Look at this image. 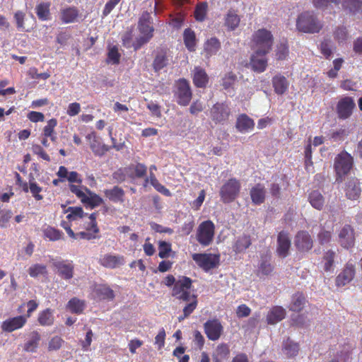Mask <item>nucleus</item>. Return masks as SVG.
<instances>
[{
    "mask_svg": "<svg viewBox=\"0 0 362 362\" xmlns=\"http://www.w3.org/2000/svg\"><path fill=\"white\" fill-rule=\"evenodd\" d=\"M296 27L303 33H317L322 28V24L313 12L305 11L298 16Z\"/></svg>",
    "mask_w": 362,
    "mask_h": 362,
    "instance_id": "nucleus-1",
    "label": "nucleus"
},
{
    "mask_svg": "<svg viewBox=\"0 0 362 362\" xmlns=\"http://www.w3.org/2000/svg\"><path fill=\"white\" fill-rule=\"evenodd\" d=\"M273 43V35L267 29H259L253 34L252 49L258 53H269Z\"/></svg>",
    "mask_w": 362,
    "mask_h": 362,
    "instance_id": "nucleus-2",
    "label": "nucleus"
},
{
    "mask_svg": "<svg viewBox=\"0 0 362 362\" xmlns=\"http://www.w3.org/2000/svg\"><path fill=\"white\" fill-rule=\"evenodd\" d=\"M353 165V158L347 152H341L334 160V169L337 173V182H342V177L348 174Z\"/></svg>",
    "mask_w": 362,
    "mask_h": 362,
    "instance_id": "nucleus-3",
    "label": "nucleus"
},
{
    "mask_svg": "<svg viewBox=\"0 0 362 362\" xmlns=\"http://www.w3.org/2000/svg\"><path fill=\"white\" fill-rule=\"evenodd\" d=\"M192 286V280L186 276L180 278L175 284L172 291V296L183 301L191 300L189 289Z\"/></svg>",
    "mask_w": 362,
    "mask_h": 362,
    "instance_id": "nucleus-4",
    "label": "nucleus"
},
{
    "mask_svg": "<svg viewBox=\"0 0 362 362\" xmlns=\"http://www.w3.org/2000/svg\"><path fill=\"white\" fill-rule=\"evenodd\" d=\"M240 189L239 181L235 178L230 179L221 188L220 196L224 203L233 202L238 195Z\"/></svg>",
    "mask_w": 362,
    "mask_h": 362,
    "instance_id": "nucleus-5",
    "label": "nucleus"
},
{
    "mask_svg": "<svg viewBox=\"0 0 362 362\" xmlns=\"http://www.w3.org/2000/svg\"><path fill=\"white\" fill-rule=\"evenodd\" d=\"M214 224L211 221L202 222L197 228V240L204 246L211 243L214 236Z\"/></svg>",
    "mask_w": 362,
    "mask_h": 362,
    "instance_id": "nucleus-6",
    "label": "nucleus"
},
{
    "mask_svg": "<svg viewBox=\"0 0 362 362\" xmlns=\"http://www.w3.org/2000/svg\"><path fill=\"white\" fill-rule=\"evenodd\" d=\"M175 96L180 105L186 106L189 103L192 99V91L187 80L180 79L177 82Z\"/></svg>",
    "mask_w": 362,
    "mask_h": 362,
    "instance_id": "nucleus-7",
    "label": "nucleus"
},
{
    "mask_svg": "<svg viewBox=\"0 0 362 362\" xmlns=\"http://www.w3.org/2000/svg\"><path fill=\"white\" fill-rule=\"evenodd\" d=\"M192 259L204 270L209 271L219 264V255L212 254H193Z\"/></svg>",
    "mask_w": 362,
    "mask_h": 362,
    "instance_id": "nucleus-8",
    "label": "nucleus"
},
{
    "mask_svg": "<svg viewBox=\"0 0 362 362\" xmlns=\"http://www.w3.org/2000/svg\"><path fill=\"white\" fill-rule=\"evenodd\" d=\"M230 113L228 106L223 103H216L210 110V117L215 123H222L227 120Z\"/></svg>",
    "mask_w": 362,
    "mask_h": 362,
    "instance_id": "nucleus-9",
    "label": "nucleus"
},
{
    "mask_svg": "<svg viewBox=\"0 0 362 362\" xmlns=\"http://www.w3.org/2000/svg\"><path fill=\"white\" fill-rule=\"evenodd\" d=\"M294 245L298 251L305 252L311 250L313 245V241L307 231L301 230L296 235Z\"/></svg>",
    "mask_w": 362,
    "mask_h": 362,
    "instance_id": "nucleus-10",
    "label": "nucleus"
},
{
    "mask_svg": "<svg viewBox=\"0 0 362 362\" xmlns=\"http://www.w3.org/2000/svg\"><path fill=\"white\" fill-rule=\"evenodd\" d=\"M356 104L350 97L341 98L337 103V112L339 119H346L349 118L355 107Z\"/></svg>",
    "mask_w": 362,
    "mask_h": 362,
    "instance_id": "nucleus-11",
    "label": "nucleus"
},
{
    "mask_svg": "<svg viewBox=\"0 0 362 362\" xmlns=\"http://www.w3.org/2000/svg\"><path fill=\"white\" fill-rule=\"evenodd\" d=\"M339 243L341 247L349 249L354 245L355 235L353 228L350 225L344 226L339 232Z\"/></svg>",
    "mask_w": 362,
    "mask_h": 362,
    "instance_id": "nucleus-12",
    "label": "nucleus"
},
{
    "mask_svg": "<svg viewBox=\"0 0 362 362\" xmlns=\"http://www.w3.org/2000/svg\"><path fill=\"white\" fill-rule=\"evenodd\" d=\"M51 262L62 279L69 280L74 276V265L72 263L66 261H59L55 259H52Z\"/></svg>",
    "mask_w": 362,
    "mask_h": 362,
    "instance_id": "nucleus-13",
    "label": "nucleus"
},
{
    "mask_svg": "<svg viewBox=\"0 0 362 362\" xmlns=\"http://www.w3.org/2000/svg\"><path fill=\"white\" fill-rule=\"evenodd\" d=\"M204 331L209 339L215 341L220 337L223 327L218 320H208L204 323Z\"/></svg>",
    "mask_w": 362,
    "mask_h": 362,
    "instance_id": "nucleus-14",
    "label": "nucleus"
},
{
    "mask_svg": "<svg viewBox=\"0 0 362 362\" xmlns=\"http://www.w3.org/2000/svg\"><path fill=\"white\" fill-rule=\"evenodd\" d=\"M355 266L351 263H347L342 272L337 276V286H343L351 282L355 276Z\"/></svg>",
    "mask_w": 362,
    "mask_h": 362,
    "instance_id": "nucleus-15",
    "label": "nucleus"
},
{
    "mask_svg": "<svg viewBox=\"0 0 362 362\" xmlns=\"http://www.w3.org/2000/svg\"><path fill=\"white\" fill-rule=\"evenodd\" d=\"M267 53H258L254 51L250 57V64L253 71L261 73L263 72L267 66V59L265 55Z\"/></svg>",
    "mask_w": 362,
    "mask_h": 362,
    "instance_id": "nucleus-16",
    "label": "nucleus"
},
{
    "mask_svg": "<svg viewBox=\"0 0 362 362\" xmlns=\"http://www.w3.org/2000/svg\"><path fill=\"white\" fill-rule=\"evenodd\" d=\"M277 243L278 255L282 258L288 256L291 247V240L288 235L284 231L280 232L278 235Z\"/></svg>",
    "mask_w": 362,
    "mask_h": 362,
    "instance_id": "nucleus-17",
    "label": "nucleus"
},
{
    "mask_svg": "<svg viewBox=\"0 0 362 362\" xmlns=\"http://www.w3.org/2000/svg\"><path fill=\"white\" fill-rule=\"evenodd\" d=\"M25 322L26 317L20 315L5 320L1 325V329L4 331L11 332L17 329L21 328Z\"/></svg>",
    "mask_w": 362,
    "mask_h": 362,
    "instance_id": "nucleus-18",
    "label": "nucleus"
},
{
    "mask_svg": "<svg viewBox=\"0 0 362 362\" xmlns=\"http://www.w3.org/2000/svg\"><path fill=\"white\" fill-rule=\"evenodd\" d=\"M86 139L89 141L90 147L95 155L103 156L109 150V148L105 144H102L93 133L88 134Z\"/></svg>",
    "mask_w": 362,
    "mask_h": 362,
    "instance_id": "nucleus-19",
    "label": "nucleus"
},
{
    "mask_svg": "<svg viewBox=\"0 0 362 362\" xmlns=\"http://www.w3.org/2000/svg\"><path fill=\"white\" fill-rule=\"evenodd\" d=\"M361 187L358 180L356 178L349 180L346 189V195L348 199H357L361 194Z\"/></svg>",
    "mask_w": 362,
    "mask_h": 362,
    "instance_id": "nucleus-20",
    "label": "nucleus"
},
{
    "mask_svg": "<svg viewBox=\"0 0 362 362\" xmlns=\"http://www.w3.org/2000/svg\"><path fill=\"white\" fill-rule=\"evenodd\" d=\"M152 19L148 12H144L139 21V29L141 34H153V28L151 26Z\"/></svg>",
    "mask_w": 362,
    "mask_h": 362,
    "instance_id": "nucleus-21",
    "label": "nucleus"
},
{
    "mask_svg": "<svg viewBox=\"0 0 362 362\" xmlns=\"http://www.w3.org/2000/svg\"><path fill=\"white\" fill-rule=\"evenodd\" d=\"M273 266L271 264L270 255H266L261 257L259 264L257 270V275L259 277L268 276L273 271Z\"/></svg>",
    "mask_w": 362,
    "mask_h": 362,
    "instance_id": "nucleus-22",
    "label": "nucleus"
},
{
    "mask_svg": "<svg viewBox=\"0 0 362 362\" xmlns=\"http://www.w3.org/2000/svg\"><path fill=\"white\" fill-rule=\"evenodd\" d=\"M285 316V309L281 306H275L268 313L267 321L268 324L274 325L284 319Z\"/></svg>",
    "mask_w": 362,
    "mask_h": 362,
    "instance_id": "nucleus-23",
    "label": "nucleus"
},
{
    "mask_svg": "<svg viewBox=\"0 0 362 362\" xmlns=\"http://www.w3.org/2000/svg\"><path fill=\"white\" fill-rule=\"evenodd\" d=\"M307 303L306 298L302 293H296L291 297L288 308L293 312H300Z\"/></svg>",
    "mask_w": 362,
    "mask_h": 362,
    "instance_id": "nucleus-24",
    "label": "nucleus"
},
{
    "mask_svg": "<svg viewBox=\"0 0 362 362\" xmlns=\"http://www.w3.org/2000/svg\"><path fill=\"white\" fill-rule=\"evenodd\" d=\"M221 48V42L216 37L209 39L204 45V53L206 58L215 55Z\"/></svg>",
    "mask_w": 362,
    "mask_h": 362,
    "instance_id": "nucleus-25",
    "label": "nucleus"
},
{
    "mask_svg": "<svg viewBox=\"0 0 362 362\" xmlns=\"http://www.w3.org/2000/svg\"><path fill=\"white\" fill-rule=\"evenodd\" d=\"M254 125L255 123L253 119L245 114L240 115L237 119L236 128L242 133H245L252 130Z\"/></svg>",
    "mask_w": 362,
    "mask_h": 362,
    "instance_id": "nucleus-26",
    "label": "nucleus"
},
{
    "mask_svg": "<svg viewBox=\"0 0 362 362\" xmlns=\"http://www.w3.org/2000/svg\"><path fill=\"white\" fill-rule=\"evenodd\" d=\"M272 85L276 94L283 95L287 90L289 83L286 77L276 75L272 78Z\"/></svg>",
    "mask_w": 362,
    "mask_h": 362,
    "instance_id": "nucleus-27",
    "label": "nucleus"
},
{
    "mask_svg": "<svg viewBox=\"0 0 362 362\" xmlns=\"http://www.w3.org/2000/svg\"><path fill=\"white\" fill-rule=\"evenodd\" d=\"M266 191L260 184H257L250 190V197L255 204H261L264 202Z\"/></svg>",
    "mask_w": 362,
    "mask_h": 362,
    "instance_id": "nucleus-28",
    "label": "nucleus"
},
{
    "mask_svg": "<svg viewBox=\"0 0 362 362\" xmlns=\"http://www.w3.org/2000/svg\"><path fill=\"white\" fill-rule=\"evenodd\" d=\"M208 80L209 78L205 71L200 67H195L193 77L194 85L199 88H204L206 86Z\"/></svg>",
    "mask_w": 362,
    "mask_h": 362,
    "instance_id": "nucleus-29",
    "label": "nucleus"
},
{
    "mask_svg": "<svg viewBox=\"0 0 362 362\" xmlns=\"http://www.w3.org/2000/svg\"><path fill=\"white\" fill-rule=\"evenodd\" d=\"M101 264L106 267L115 268L124 264V258L121 256L108 255L101 259Z\"/></svg>",
    "mask_w": 362,
    "mask_h": 362,
    "instance_id": "nucleus-30",
    "label": "nucleus"
},
{
    "mask_svg": "<svg viewBox=\"0 0 362 362\" xmlns=\"http://www.w3.org/2000/svg\"><path fill=\"white\" fill-rule=\"evenodd\" d=\"M104 193L110 200L114 202H123L124 192L121 187L115 186L112 189H105Z\"/></svg>",
    "mask_w": 362,
    "mask_h": 362,
    "instance_id": "nucleus-31",
    "label": "nucleus"
},
{
    "mask_svg": "<svg viewBox=\"0 0 362 362\" xmlns=\"http://www.w3.org/2000/svg\"><path fill=\"white\" fill-rule=\"evenodd\" d=\"M40 334L37 332H33L30 334V338L25 344L24 350L28 352H35L38 347L40 341Z\"/></svg>",
    "mask_w": 362,
    "mask_h": 362,
    "instance_id": "nucleus-32",
    "label": "nucleus"
},
{
    "mask_svg": "<svg viewBox=\"0 0 362 362\" xmlns=\"http://www.w3.org/2000/svg\"><path fill=\"white\" fill-rule=\"evenodd\" d=\"M335 255L336 253L332 250H329L324 253L322 262L323 269L326 272H333Z\"/></svg>",
    "mask_w": 362,
    "mask_h": 362,
    "instance_id": "nucleus-33",
    "label": "nucleus"
},
{
    "mask_svg": "<svg viewBox=\"0 0 362 362\" xmlns=\"http://www.w3.org/2000/svg\"><path fill=\"white\" fill-rule=\"evenodd\" d=\"M251 245L250 236L243 235L240 236L233 245V250L237 252H243Z\"/></svg>",
    "mask_w": 362,
    "mask_h": 362,
    "instance_id": "nucleus-34",
    "label": "nucleus"
},
{
    "mask_svg": "<svg viewBox=\"0 0 362 362\" xmlns=\"http://www.w3.org/2000/svg\"><path fill=\"white\" fill-rule=\"evenodd\" d=\"M282 351L284 354H285L288 358H291L298 354L299 346L298 344L288 339L284 343Z\"/></svg>",
    "mask_w": 362,
    "mask_h": 362,
    "instance_id": "nucleus-35",
    "label": "nucleus"
},
{
    "mask_svg": "<svg viewBox=\"0 0 362 362\" xmlns=\"http://www.w3.org/2000/svg\"><path fill=\"white\" fill-rule=\"evenodd\" d=\"M168 62L169 59L165 52L162 50L158 52L153 64L155 71H158L163 69L168 65Z\"/></svg>",
    "mask_w": 362,
    "mask_h": 362,
    "instance_id": "nucleus-36",
    "label": "nucleus"
},
{
    "mask_svg": "<svg viewBox=\"0 0 362 362\" xmlns=\"http://www.w3.org/2000/svg\"><path fill=\"white\" fill-rule=\"evenodd\" d=\"M313 5L315 8L323 11L332 12V4L339 5L341 0H313Z\"/></svg>",
    "mask_w": 362,
    "mask_h": 362,
    "instance_id": "nucleus-37",
    "label": "nucleus"
},
{
    "mask_svg": "<svg viewBox=\"0 0 362 362\" xmlns=\"http://www.w3.org/2000/svg\"><path fill=\"white\" fill-rule=\"evenodd\" d=\"M95 293L100 299L112 300L115 297L113 291L105 285L97 286Z\"/></svg>",
    "mask_w": 362,
    "mask_h": 362,
    "instance_id": "nucleus-38",
    "label": "nucleus"
},
{
    "mask_svg": "<svg viewBox=\"0 0 362 362\" xmlns=\"http://www.w3.org/2000/svg\"><path fill=\"white\" fill-rule=\"evenodd\" d=\"M66 308L72 313L80 314L85 308V302L77 298H73L68 302Z\"/></svg>",
    "mask_w": 362,
    "mask_h": 362,
    "instance_id": "nucleus-39",
    "label": "nucleus"
},
{
    "mask_svg": "<svg viewBox=\"0 0 362 362\" xmlns=\"http://www.w3.org/2000/svg\"><path fill=\"white\" fill-rule=\"evenodd\" d=\"M78 15V11L74 8L69 7L61 11V19L65 23L74 22Z\"/></svg>",
    "mask_w": 362,
    "mask_h": 362,
    "instance_id": "nucleus-40",
    "label": "nucleus"
},
{
    "mask_svg": "<svg viewBox=\"0 0 362 362\" xmlns=\"http://www.w3.org/2000/svg\"><path fill=\"white\" fill-rule=\"evenodd\" d=\"M309 202L314 208L318 210L322 209L325 203L323 196L318 191H313L310 194Z\"/></svg>",
    "mask_w": 362,
    "mask_h": 362,
    "instance_id": "nucleus-41",
    "label": "nucleus"
},
{
    "mask_svg": "<svg viewBox=\"0 0 362 362\" xmlns=\"http://www.w3.org/2000/svg\"><path fill=\"white\" fill-rule=\"evenodd\" d=\"M38 322L42 326H49L54 322L53 311L47 308L40 313Z\"/></svg>",
    "mask_w": 362,
    "mask_h": 362,
    "instance_id": "nucleus-42",
    "label": "nucleus"
},
{
    "mask_svg": "<svg viewBox=\"0 0 362 362\" xmlns=\"http://www.w3.org/2000/svg\"><path fill=\"white\" fill-rule=\"evenodd\" d=\"M240 23V18L233 11H229L225 19V25L234 30Z\"/></svg>",
    "mask_w": 362,
    "mask_h": 362,
    "instance_id": "nucleus-43",
    "label": "nucleus"
},
{
    "mask_svg": "<svg viewBox=\"0 0 362 362\" xmlns=\"http://www.w3.org/2000/svg\"><path fill=\"white\" fill-rule=\"evenodd\" d=\"M84 189L89 196L86 195V199H85L83 203L87 204L93 208L100 206L103 202V199L98 195L93 194L86 187H84Z\"/></svg>",
    "mask_w": 362,
    "mask_h": 362,
    "instance_id": "nucleus-44",
    "label": "nucleus"
},
{
    "mask_svg": "<svg viewBox=\"0 0 362 362\" xmlns=\"http://www.w3.org/2000/svg\"><path fill=\"white\" fill-rule=\"evenodd\" d=\"M341 2L343 8L349 10L351 13L358 11L362 6V0H343Z\"/></svg>",
    "mask_w": 362,
    "mask_h": 362,
    "instance_id": "nucleus-45",
    "label": "nucleus"
},
{
    "mask_svg": "<svg viewBox=\"0 0 362 362\" xmlns=\"http://www.w3.org/2000/svg\"><path fill=\"white\" fill-rule=\"evenodd\" d=\"M183 35L185 46L189 51H193L195 47V34L194 31L189 28L185 29Z\"/></svg>",
    "mask_w": 362,
    "mask_h": 362,
    "instance_id": "nucleus-46",
    "label": "nucleus"
},
{
    "mask_svg": "<svg viewBox=\"0 0 362 362\" xmlns=\"http://www.w3.org/2000/svg\"><path fill=\"white\" fill-rule=\"evenodd\" d=\"M208 5L206 2H201L196 6L194 17L198 21H203L205 19Z\"/></svg>",
    "mask_w": 362,
    "mask_h": 362,
    "instance_id": "nucleus-47",
    "label": "nucleus"
},
{
    "mask_svg": "<svg viewBox=\"0 0 362 362\" xmlns=\"http://www.w3.org/2000/svg\"><path fill=\"white\" fill-rule=\"evenodd\" d=\"M334 37L339 44L344 42L349 37V33L346 27H337L334 32Z\"/></svg>",
    "mask_w": 362,
    "mask_h": 362,
    "instance_id": "nucleus-48",
    "label": "nucleus"
},
{
    "mask_svg": "<svg viewBox=\"0 0 362 362\" xmlns=\"http://www.w3.org/2000/svg\"><path fill=\"white\" fill-rule=\"evenodd\" d=\"M45 236L51 241H56L62 238L63 233L52 227L44 230Z\"/></svg>",
    "mask_w": 362,
    "mask_h": 362,
    "instance_id": "nucleus-49",
    "label": "nucleus"
},
{
    "mask_svg": "<svg viewBox=\"0 0 362 362\" xmlns=\"http://www.w3.org/2000/svg\"><path fill=\"white\" fill-rule=\"evenodd\" d=\"M64 212H69V214L66 216V218L70 221L82 218L83 216V211L81 207H69L68 209H65Z\"/></svg>",
    "mask_w": 362,
    "mask_h": 362,
    "instance_id": "nucleus-50",
    "label": "nucleus"
},
{
    "mask_svg": "<svg viewBox=\"0 0 362 362\" xmlns=\"http://www.w3.org/2000/svg\"><path fill=\"white\" fill-rule=\"evenodd\" d=\"M49 4L42 3L37 6L36 13L38 18L42 21L48 19L49 15Z\"/></svg>",
    "mask_w": 362,
    "mask_h": 362,
    "instance_id": "nucleus-51",
    "label": "nucleus"
},
{
    "mask_svg": "<svg viewBox=\"0 0 362 362\" xmlns=\"http://www.w3.org/2000/svg\"><path fill=\"white\" fill-rule=\"evenodd\" d=\"M46 273L47 267L43 264H35L28 269V274L32 277H37L40 274H45Z\"/></svg>",
    "mask_w": 362,
    "mask_h": 362,
    "instance_id": "nucleus-52",
    "label": "nucleus"
},
{
    "mask_svg": "<svg viewBox=\"0 0 362 362\" xmlns=\"http://www.w3.org/2000/svg\"><path fill=\"white\" fill-rule=\"evenodd\" d=\"M108 62L112 64H117L119 62L120 54L119 53L118 48L116 46H112L109 48L107 52Z\"/></svg>",
    "mask_w": 362,
    "mask_h": 362,
    "instance_id": "nucleus-53",
    "label": "nucleus"
},
{
    "mask_svg": "<svg viewBox=\"0 0 362 362\" xmlns=\"http://www.w3.org/2000/svg\"><path fill=\"white\" fill-rule=\"evenodd\" d=\"M288 54V47L286 43L281 42L276 46V57L278 60H284Z\"/></svg>",
    "mask_w": 362,
    "mask_h": 362,
    "instance_id": "nucleus-54",
    "label": "nucleus"
},
{
    "mask_svg": "<svg viewBox=\"0 0 362 362\" xmlns=\"http://www.w3.org/2000/svg\"><path fill=\"white\" fill-rule=\"evenodd\" d=\"M159 253L158 255L160 258H166L169 256L171 251V245L165 241L159 243Z\"/></svg>",
    "mask_w": 362,
    "mask_h": 362,
    "instance_id": "nucleus-55",
    "label": "nucleus"
},
{
    "mask_svg": "<svg viewBox=\"0 0 362 362\" xmlns=\"http://www.w3.org/2000/svg\"><path fill=\"white\" fill-rule=\"evenodd\" d=\"M188 302L189 303L183 308L184 317H188L197 305V300L194 295H192L191 300Z\"/></svg>",
    "mask_w": 362,
    "mask_h": 362,
    "instance_id": "nucleus-56",
    "label": "nucleus"
},
{
    "mask_svg": "<svg viewBox=\"0 0 362 362\" xmlns=\"http://www.w3.org/2000/svg\"><path fill=\"white\" fill-rule=\"evenodd\" d=\"M152 37L153 34H141L133 44L134 49L136 50L141 48V46L147 43Z\"/></svg>",
    "mask_w": 362,
    "mask_h": 362,
    "instance_id": "nucleus-57",
    "label": "nucleus"
},
{
    "mask_svg": "<svg viewBox=\"0 0 362 362\" xmlns=\"http://www.w3.org/2000/svg\"><path fill=\"white\" fill-rule=\"evenodd\" d=\"M332 47L329 40H325L320 44L321 52L326 58H329L332 54Z\"/></svg>",
    "mask_w": 362,
    "mask_h": 362,
    "instance_id": "nucleus-58",
    "label": "nucleus"
},
{
    "mask_svg": "<svg viewBox=\"0 0 362 362\" xmlns=\"http://www.w3.org/2000/svg\"><path fill=\"white\" fill-rule=\"evenodd\" d=\"M63 342H64L63 339L58 336H55V337H52L50 339V341H49V344H48L49 351H57V350L59 349L62 347Z\"/></svg>",
    "mask_w": 362,
    "mask_h": 362,
    "instance_id": "nucleus-59",
    "label": "nucleus"
},
{
    "mask_svg": "<svg viewBox=\"0 0 362 362\" xmlns=\"http://www.w3.org/2000/svg\"><path fill=\"white\" fill-rule=\"evenodd\" d=\"M57 122L55 119H51L47 122V125L44 127L43 134L45 137L52 136L54 133V127L57 126Z\"/></svg>",
    "mask_w": 362,
    "mask_h": 362,
    "instance_id": "nucleus-60",
    "label": "nucleus"
},
{
    "mask_svg": "<svg viewBox=\"0 0 362 362\" xmlns=\"http://www.w3.org/2000/svg\"><path fill=\"white\" fill-rule=\"evenodd\" d=\"M129 168L134 170L137 177H143L146 174L147 168L144 164L137 163L136 165H132L129 167Z\"/></svg>",
    "mask_w": 362,
    "mask_h": 362,
    "instance_id": "nucleus-61",
    "label": "nucleus"
},
{
    "mask_svg": "<svg viewBox=\"0 0 362 362\" xmlns=\"http://www.w3.org/2000/svg\"><path fill=\"white\" fill-rule=\"evenodd\" d=\"M29 189L33 196L37 200L42 199V196L40 194V192L42 191V188L38 186L36 182L30 181Z\"/></svg>",
    "mask_w": 362,
    "mask_h": 362,
    "instance_id": "nucleus-62",
    "label": "nucleus"
},
{
    "mask_svg": "<svg viewBox=\"0 0 362 362\" xmlns=\"http://www.w3.org/2000/svg\"><path fill=\"white\" fill-rule=\"evenodd\" d=\"M332 238L331 233L329 231L322 229L317 235V240L320 245H325L328 243Z\"/></svg>",
    "mask_w": 362,
    "mask_h": 362,
    "instance_id": "nucleus-63",
    "label": "nucleus"
},
{
    "mask_svg": "<svg viewBox=\"0 0 362 362\" xmlns=\"http://www.w3.org/2000/svg\"><path fill=\"white\" fill-rule=\"evenodd\" d=\"M216 356H219L221 358H226L229 354L228 346L226 344L218 345L214 354Z\"/></svg>",
    "mask_w": 362,
    "mask_h": 362,
    "instance_id": "nucleus-64",
    "label": "nucleus"
}]
</instances>
